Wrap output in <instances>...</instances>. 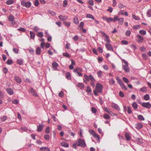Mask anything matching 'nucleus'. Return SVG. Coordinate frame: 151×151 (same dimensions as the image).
Wrapping results in <instances>:
<instances>
[{"label": "nucleus", "instance_id": "1", "mask_svg": "<svg viewBox=\"0 0 151 151\" xmlns=\"http://www.w3.org/2000/svg\"><path fill=\"white\" fill-rule=\"evenodd\" d=\"M76 144L77 145L83 147H85L86 146V144L84 140L83 139H79L76 141Z\"/></svg>", "mask_w": 151, "mask_h": 151}, {"label": "nucleus", "instance_id": "2", "mask_svg": "<svg viewBox=\"0 0 151 151\" xmlns=\"http://www.w3.org/2000/svg\"><path fill=\"white\" fill-rule=\"evenodd\" d=\"M122 61L124 63V64L122 65V69L126 72H128L129 71V69L128 66L127 62L125 60L123 59Z\"/></svg>", "mask_w": 151, "mask_h": 151}, {"label": "nucleus", "instance_id": "3", "mask_svg": "<svg viewBox=\"0 0 151 151\" xmlns=\"http://www.w3.org/2000/svg\"><path fill=\"white\" fill-rule=\"evenodd\" d=\"M103 86L100 83H97L96 86V90L97 92L101 93L102 92Z\"/></svg>", "mask_w": 151, "mask_h": 151}, {"label": "nucleus", "instance_id": "4", "mask_svg": "<svg viewBox=\"0 0 151 151\" xmlns=\"http://www.w3.org/2000/svg\"><path fill=\"white\" fill-rule=\"evenodd\" d=\"M89 132L94 137L97 138L98 140H99L100 137L99 135L96 134L94 131L93 130L90 129L89 131Z\"/></svg>", "mask_w": 151, "mask_h": 151}, {"label": "nucleus", "instance_id": "5", "mask_svg": "<svg viewBox=\"0 0 151 151\" xmlns=\"http://www.w3.org/2000/svg\"><path fill=\"white\" fill-rule=\"evenodd\" d=\"M21 3L22 5L25 6L27 8L29 7L31 5V4L30 2H25L22 1L21 2Z\"/></svg>", "mask_w": 151, "mask_h": 151}, {"label": "nucleus", "instance_id": "6", "mask_svg": "<svg viewBox=\"0 0 151 151\" xmlns=\"http://www.w3.org/2000/svg\"><path fill=\"white\" fill-rule=\"evenodd\" d=\"M137 37L138 38L137 40V42L139 43H142L144 40L143 37L139 34L137 35Z\"/></svg>", "mask_w": 151, "mask_h": 151}, {"label": "nucleus", "instance_id": "7", "mask_svg": "<svg viewBox=\"0 0 151 151\" xmlns=\"http://www.w3.org/2000/svg\"><path fill=\"white\" fill-rule=\"evenodd\" d=\"M90 83L91 85L93 87H94L95 86L96 80L92 76L91 78L90 79Z\"/></svg>", "mask_w": 151, "mask_h": 151}, {"label": "nucleus", "instance_id": "8", "mask_svg": "<svg viewBox=\"0 0 151 151\" xmlns=\"http://www.w3.org/2000/svg\"><path fill=\"white\" fill-rule=\"evenodd\" d=\"M142 106L148 109H150L151 107V104L149 102L143 103L142 104Z\"/></svg>", "mask_w": 151, "mask_h": 151}, {"label": "nucleus", "instance_id": "9", "mask_svg": "<svg viewBox=\"0 0 151 151\" xmlns=\"http://www.w3.org/2000/svg\"><path fill=\"white\" fill-rule=\"evenodd\" d=\"M106 47L108 50L114 51L113 49L111 44L107 43L106 44Z\"/></svg>", "mask_w": 151, "mask_h": 151}, {"label": "nucleus", "instance_id": "10", "mask_svg": "<svg viewBox=\"0 0 151 151\" xmlns=\"http://www.w3.org/2000/svg\"><path fill=\"white\" fill-rule=\"evenodd\" d=\"M44 127V124H40L39 125L37 126V131L38 132H41L43 130Z\"/></svg>", "mask_w": 151, "mask_h": 151}, {"label": "nucleus", "instance_id": "11", "mask_svg": "<svg viewBox=\"0 0 151 151\" xmlns=\"http://www.w3.org/2000/svg\"><path fill=\"white\" fill-rule=\"evenodd\" d=\"M29 92L33 94V95L36 96H38V94H37L35 90L32 88H31L29 89Z\"/></svg>", "mask_w": 151, "mask_h": 151}, {"label": "nucleus", "instance_id": "12", "mask_svg": "<svg viewBox=\"0 0 151 151\" xmlns=\"http://www.w3.org/2000/svg\"><path fill=\"white\" fill-rule=\"evenodd\" d=\"M58 65V64L55 62H53L52 63L53 68L55 70H57V68Z\"/></svg>", "mask_w": 151, "mask_h": 151}, {"label": "nucleus", "instance_id": "13", "mask_svg": "<svg viewBox=\"0 0 151 151\" xmlns=\"http://www.w3.org/2000/svg\"><path fill=\"white\" fill-rule=\"evenodd\" d=\"M9 19L11 22L13 24H15V22L14 21V16L11 15H9Z\"/></svg>", "mask_w": 151, "mask_h": 151}, {"label": "nucleus", "instance_id": "14", "mask_svg": "<svg viewBox=\"0 0 151 151\" xmlns=\"http://www.w3.org/2000/svg\"><path fill=\"white\" fill-rule=\"evenodd\" d=\"M14 80L17 83H21L22 81L21 79L18 76H15L14 77Z\"/></svg>", "mask_w": 151, "mask_h": 151}, {"label": "nucleus", "instance_id": "15", "mask_svg": "<svg viewBox=\"0 0 151 151\" xmlns=\"http://www.w3.org/2000/svg\"><path fill=\"white\" fill-rule=\"evenodd\" d=\"M112 108H114L116 110H119L120 109L119 106L115 103H112L111 105Z\"/></svg>", "mask_w": 151, "mask_h": 151}, {"label": "nucleus", "instance_id": "16", "mask_svg": "<svg viewBox=\"0 0 151 151\" xmlns=\"http://www.w3.org/2000/svg\"><path fill=\"white\" fill-rule=\"evenodd\" d=\"M91 75H89L88 76L86 74H85L84 75V77L85 78L86 81L88 82L90 81V79L91 78Z\"/></svg>", "mask_w": 151, "mask_h": 151}, {"label": "nucleus", "instance_id": "17", "mask_svg": "<svg viewBox=\"0 0 151 151\" xmlns=\"http://www.w3.org/2000/svg\"><path fill=\"white\" fill-rule=\"evenodd\" d=\"M40 151H50V149L47 147H42L40 148Z\"/></svg>", "mask_w": 151, "mask_h": 151}, {"label": "nucleus", "instance_id": "18", "mask_svg": "<svg viewBox=\"0 0 151 151\" xmlns=\"http://www.w3.org/2000/svg\"><path fill=\"white\" fill-rule=\"evenodd\" d=\"M59 18L62 21H64L66 20L68 18V17L66 16H63L60 15L59 16Z\"/></svg>", "mask_w": 151, "mask_h": 151}, {"label": "nucleus", "instance_id": "19", "mask_svg": "<svg viewBox=\"0 0 151 151\" xmlns=\"http://www.w3.org/2000/svg\"><path fill=\"white\" fill-rule=\"evenodd\" d=\"M8 93L10 95H12L14 93V92L13 90L11 88H8L6 89Z\"/></svg>", "mask_w": 151, "mask_h": 151}, {"label": "nucleus", "instance_id": "20", "mask_svg": "<svg viewBox=\"0 0 151 151\" xmlns=\"http://www.w3.org/2000/svg\"><path fill=\"white\" fill-rule=\"evenodd\" d=\"M61 145L62 146L65 147H69V145L68 144L65 142H63L61 143Z\"/></svg>", "mask_w": 151, "mask_h": 151}, {"label": "nucleus", "instance_id": "21", "mask_svg": "<svg viewBox=\"0 0 151 151\" xmlns=\"http://www.w3.org/2000/svg\"><path fill=\"white\" fill-rule=\"evenodd\" d=\"M73 71L74 72L77 73L78 72H82V70L79 67H77Z\"/></svg>", "mask_w": 151, "mask_h": 151}, {"label": "nucleus", "instance_id": "22", "mask_svg": "<svg viewBox=\"0 0 151 151\" xmlns=\"http://www.w3.org/2000/svg\"><path fill=\"white\" fill-rule=\"evenodd\" d=\"M125 137L126 138V140L129 141L131 139V137L130 136L129 134L127 133L126 132L125 134Z\"/></svg>", "mask_w": 151, "mask_h": 151}, {"label": "nucleus", "instance_id": "23", "mask_svg": "<svg viewBox=\"0 0 151 151\" xmlns=\"http://www.w3.org/2000/svg\"><path fill=\"white\" fill-rule=\"evenodd\" d=\"M136 126L137 129H139L142 127V125L140 123H138L137 124Z\"/></svg>", "mask_w": 151, "mask_h": 151}, {"label": "nucleus", "instance_id": "24", "mask_svg": "<svg viewBox=\"0 0 151 151\" xmlns=\"http://www.w3.org/2000/svg\"><path fill=\"white\" fill-rule=\"evenodd\" d=\"M30 35L31 39H34L35 36V33L34 32L31 31L30 32Z\"/></svg>", "mask_w": 151, "mask_h": 151}, {"label": "nucleus", "instance_id": "25", "mask_svg": "<svg viewBox=\"0 0 151 151\" xmlns=\"http://www.w3.org/2000/svg\"><path fill=\"white\" fill-rule=\"evenodd\" d=\"M78 86L80 88V89L83 88L85 87L84 84L82 83H78Z\"/></svg>", "mask_w": 151, "mask_h": 151}, {"label": "nucleus", "instance_id": "26", "mask_svg": "<svg viewBox=\"0 0 151 151\" xmlns=\"http://www.w3.org/2000/svg\"><path fill=\"white\" fill-rule=\"evenodd\" d=\"M105 37V38L104 39V41L107 43H110V41L109 39V37L107 35Z\"/></svg>", "mask_w": 151, "mask_h": 151}, {"label": "nucleus", "instance_id": "27", "mask_svg": "<svg viewBox=\"0 0 151 151\" xmlns=\"http://www.w3.org/2000/svg\"><path fill=\"white\" fill-rule=\"evenodd\" d=\"M66 77L68 80H70L71 79V77L70 73L69 72H67L66 73Z\"/></svg>", "mask_w": 151, "mask_h": 151}, {"label": "nucleus", "instance_id": "28", "mask_svg": "<svg viewBox=\"0 0 151 151\" xmlns=\"http://www.w3.org/2000/svg\"><path fill=\"white\" fill-rule=\"evenodd\" d=\"M14 2L13 0H8L6 1V4L8 5L13 4Z\"/></svg>", "mask_w": 151, "mask_h": 151}, {"label": "nucleus", "instance_id": "29", "mask_svg": "<svg viewBox=\"0 0 151 151\" xmlns=\"http://www.w3.org/2000/svg\"><path fill=\"white\" fill-rule=\"evenodd\" d=\"M118 21L119 24L122 25L123 24L124 19L122 18H119L118 20Z\"/></svg>", "mask_w": 151, "mask_h": 151}, {"label": "nucleus", "instance_id": "30", "mask_svg": "<svg viewBox=\"0 0 151 151\" xmlns=\"http://www.w3.org/2000/svg\"><path fill=\"white\" fill-rule=\"evenodd\" d=\"M63 23L65 26L68 27H69L70 24V22H64Z\"/></svg>", "mask_w": 151, "mask_h": 151}, {"label": "nucleus", "instance_id": "31", "mask_svg": "<svg viewBox=\"0 0 151 151\" xmlns=\"http://www.w3.org/2000/svg\"><path fill=\"white\" fill-rule=\"evenodd\" d=\"M139 32V34L143 35H145L146 33V31L143 30H140Z\"/></svg>", "mask_w": 151, "mask_h": 151}, {"label": "nucleus", "instance_id": "32", "mask_svg": "<svg viewBox=\"0 0 151 151\" xmlns=\"http://www.w3.org/2000/svg\"><path fill=\"white\" fill-rule=\"evenodd\" d=\"M147 16L148 17H151V9H149L147 13Z\"/></svg>", "mask_w": 151, "mask_h": 151}, {"label": "nucleus", "instance_id": "33", "mask_svg": "<svg viewBox=\"0 0 151 151\" xmlns=\"http://www.w3.org/2000/svg\"><path fill=\"white\" fill-rule=\"evenodd\" d=\"M36 53L37 55H40L41 53V49L39 47L37 48L36 50Z\"/></svg>", "mask_w": 151, "mask_h": 151}, {"label": "nucleus", "instance_id": "34", "mask_svg": "<svg viewBox=\"0 0 151 151\" xmlns=\"http://www.w3.org/2000/svg\"><path fill=\"white\" fill-rule=\"evenodd\" d=\"M150 96L148 94L145 95L144 97V99L145 100H148L150 99Z\"/></svg>", "mask_w": 151, "mask_h": 151}, {"label": "nucleus", "instance_id": "35", "mask_svg": "<svg viewBox=\"0 0 151 151\" xmlns=\"http://www.w3.org/2000/svg\"><path fill=\"white\" fill-rule=\"evenodd\" d=\"M23 63V60L22 59H18L17 60V63L19 65H22Z\"/></svg>", "mask_w": 151, "mask_h": 151}, {"label": "nucleus", "instance_id": "36", "mask_svg": "<svg viewBox=\"0 0 151 151\" xmlns=\"http://www.w3.org/2000/svg\"><path fill=\"white\" fill-rule=\"evenodd\" d=\"M104 109L105 111H106V112L108 113L109 114H111L112 112L109 109H108V108L106 107H105L104 108Z\"/></svg>", "mask_w": 151, "mask_h": 151}, {"label": "nucleus", "instance_id": "37", "mask_svg": "<svg viewBox=\"0 0 151 151\" xmlns=\"http://www.w3.org/2000/svg\"><path fill=\"white\" fill-rule=\"evenodd\" d=\"M102 72L100 70L97 72V74L98 77L99 78L101 77L102 76Z\"/></svg>", "mask_w": 151, "mask_h": 151}, {"label": "nucleus", "instance_id": "38", "mask_svg": "<svg viewBox=\"0 0 151 151\" xmlns=\"http://www.w3.org/2000/svg\"><path fill=\"white\" fill-rule=\"evenodd\" d=\"M138 119L140 120L143 121L145 120L143 116L141 115H139L138 116Z\"/></svg>", "mask_w": 151, "mask_h": 151}, {"label": "nucleus", "instance_id": "39", "mask_svg": "<svg viewBox=\"0 0 151 151\" xmlns=\"http://www.w3.org/2000/svg\"><path fill=\"white\" fill-rule=\"evenodd\" d=\"M132 106L134 109H136L138 107L137 104L136 102H134L132 104Z\"/></svg>", "mask_w": 151, "mask_h": 151}, {"label": "nucleus", "instance_id": "40", "mask_svg": "<svg viewBox=\"0 0 151 151\" xmlns=\"http://www.w3.org/2000/svg\"><path fill=\"white\" fill-rule=\"evenodd\" d=\"M132 17L133 18L136 20H138L140 19V18L138 16H135L134 14H132Z\"/></svg>", "mask_w": 151, "mask_h": 151}, {"label": "nucleus", "instance_id": "41", "mask_svg": "<svg viewBox=\"0 0 151 151\" xmlns=\"http://www.w3.org/2000/svg\"><path fill=\"white\" fill-rule=\"evenodd\" d=\"M116 79L118 81V83L119 84L120 86L122 85V84L123 83L122 81V80L120 79L119 78L117 77L116 78Z\"/></svg>", "mask_w": 151, "mask_h": 151}, {"label": "nucleus", "instance_id": "42", "mask_svg": "<svg viewBox=\"0 0 151 151\" xmlns=\"http://www.w3.org/2000/svg\"><path fill=\"white\" fill-rule=\"evenodd\" d=\"M45 139L47 141H48L50 139V136L48 134H45L44 137Z\"/></svg>", "mask_w": 151, "mask_h": 151}, {"label": "nucleus", "instance_id": "43", "mask_svg": "<svg viewBox=\"0 0 151 151\" xmlns=\"http://www.w3.org/2000/svg\"><path fill=\"white\" fill-rule=\"evenodd\" d=\"M131 34V32L130 30H127L125 32V35L127 36H129Z\"/></svg>", "mask_w": 151, "mask_h": 151}, {"label": "nucleus", "instance_id": "44", "mask_svg": "<svg viewBox=\"0 0 151 151\" xmlns=\"http://www.w3.org/2000/svg\"><path fill=\"white\" fill-rule=\"evenodd\" d=\"M103 117L106 119H109L110 118V116L106 114L104 115Z\"/></svg>", "mask_w": 151, "mask_h": 151}, {"label": "nucleus", "instance_id": "45", "mask_svg": "<svg viewBox=\"0 0 151 151\" xmlns=\"http://www.w3.org/2000/svg\"><path fill=\"white\" fill-rule=\"evenodd\" d=\"M68 5V1L67 0H64L63 1V6L66 7Z\"/></svg>", "mask_w": 151, "mask_h": 151}, {"label": "nucleus", "instance_id": "46", "mask_svg": "<svg viewBox=\"0 0 151 151\" xmlns=\"http://www.w3.org/2000/svg\"><path fill=\"white\" fill-rule=\"evenodd\" d=\"M137 143L139 145L142 144V139L140 138H137L136 140Z\"/></svg>", "mask_w": 151, "mask_h": 151}, {"label": "nucleus", "instance_id": "47", "mask_svg": "<svg viewBox=\"0 0 151 151\" xmlns=\"http://www.w3.org/2000/svg\"><path fill=\"white\" fill-rule=\"evenodd\" d=\"M115 81L113 78H111L109 81V83L110 84H114Z\"/></svg>", "mask_w": 151, "mask_h": 151}, {"label": "nucleus", "instance_id": "48", "mask_svg": "<svg viewBox=\"0 0 151 151\" xmlns=\"http://www.w3.org/2000/svg\"><path fill=\"white\" fill-rule=\"evenodd\" d=\"M122 79L126 83H128L129 82V81L127 79V78L125 77H123L122 78Z\"/></svg>", "mask_w": 151, "mask_h": 151}, {"label": "nucleus", "instance_id": "49", "mask_svg": "<svg viewBox=\"0 0 151 151\" xmlns=\"http://www.w3.org/2000/svg\"><path fill=\"white\" fill-rule=\"evenodd\" d=\"M87 17L94 19L93 15L91 14H87L86 15Z\"/></svg>", "mask_w": 151, "mask_h": 151}, {"label": "nucleus", "instance_id": "50", "mask_svg": "<svg viewBox=\"0 0 151 151\" xmlns=\"http://www.w3.org/2000/svg\"><path fill=\"white\" fill-rule=\"evenodd\" d=\"M142 56L143 58L145 60H147V56L145 53H144L142 54Z\"/></svg>", "mask_w": 151, "mask_h": 151}, {"label": "nucleus", "instance_id": "51", "mask_svg": "<svg viewBox=\"0 0 151 151\" xmlns=\"http://www.w3.org/2000/svg\"><path fill=\"white\" fill-rule=\"evenodd\" d=\"M74 22L76 24H77L78 23V20L77 17H76L74 18Z\"/></svg>", "mask_w": 151, "mask_h": 151}, {"label": "nucleus", "instance_id": "52", "mask_svg": "<svg viewBox=\"0 0 151 151\" xmlns=\"http://www.w3.org/2000/svg\"><path fill=\"white\" fill-rule=\"evenodd\" d=\"M37 35L38 37H42L43 36V34L42 32H38Z\"/></svg>", "mask_w": 151, "mask_h": 151}, {"label": "nucleus", "instance_id": "53", "mask_svg": "<svg viewBox=\"0 0 151 151\" xmlns=\"http://www.w3.org/2000/svg\"><path fill=\"white\" fill-rule=\"evenodd\" d=\"M121 86L122 88H124L126 90H127V88L126 86L123 83L120 85Z\"/></svg>", "mask_w": 151, "mask_h": 151}, {"label": "nucleus", "instance_id": "54", "mask_svg": "<svg viewBox=\"0 0 151 151\" xmlns=\"http://www.w3.org/2000/svg\"><path fill=\"white\" fill-rule=\"evenodd\" d=\"M121 43L122 44L127 45L128 44V42L125 40H122L121 41Z\"/></svg>", "mask_w": 151, "mask_h": 151}, {"label": "nucleus", "instance_id": "55", "mask_svg": "<svg viewBox=\"0 0 151 151\" xmlns=\"http://www.w3.org/2000/svg\"><path fill=\"white\" fill-rule=\"evenodd\" d=\"M91 110L92 112L93 113H96V110L94 107L91 108Z\"/></svg>", "mask_w": 151, "mask_h": 151}, {"label": "nucleus", "instance_id": "56", "mask_svg": "<svg viewBox=\"0 0 151 151\" xmlns=\"http://www.w3.org/2000/svg\"><path fill=\"white\" fill-rule=\"evenodd\" d=\"M63 55L66 57H70V55L67 52H64L63 53Z\"/></svg>", "mask_w": 151, "mask_h": 151}, {"label": "nucleus", "instance_id": "57", "mask_svg": "<svg viewBox=\"0 0 151 151\" xmlns=\"http://www.w3.org/2000/svg\"><path fill=\"white\" fill-rule=\"evenodd\" d=\"M84 23L83 22H81L79 26L80 28L81 29H83V27Z\"/></svg>", "mask_w": 151, "mask_h": 151}, {"label": "nucleus", "instance_id": "58", "mask_svg": "<svg viewBox=\"0 0 151 151\" xmlns=\"http://www.w3.org/2000/svg\"><path fill=\"white\" fill-rule=\"evenodd\" d=\"M86 91L87 92H91L92 90L90 87L88 86L86 87Z\"/></svg>", "mask_w": 151, "mask_h": 151}, {"label": "nucleus", "instance_id": "59", "mask_svg": "<svg viewBox=\"0 0 151 151\" xmlns=\"http://www.w3.org/2000/svg\"><path fill=\"white\" fill-rule=\"evenodd\" d=\"M127 112L129 114H130L132 113V111H131V108L130 107L128 106L127 107Z\"/></svg>", "mask_w": 151, "mask_h": 151}, {"label": "nucleus", "instance_id": "60", "mask_svg": "<svg viewBox=\"0 0 151 151\" xmlns=\"http://www.w3.org/2000/svg\"><path fill=\"white\" fill-rule=\"evenodd\" d=\"M12 103L15 104H17L19 103V101L17 99H14L12 101Z\"/></svg>", "mask_w": 151, "mask_h": 151}, {"label": "nucleus", "instance_id": "61", "mask_svg": "<svg viewBox=\"0 0 151 151\" xmlns=\"http://www.w3.org/2000/svg\"><path fill=\"white\" fill-rule=\"evenodd\" d=\"M118 17L117 16H115L114 19H113V21L115 22L116 21H118Z\"/></svg>", "mask_w": 151, "mask_h": 151}, {"label": "nucleus", "instance_id": "62", "mask_svg": "<svg viewBox=\"0 0 151 151\" xmlns=\"http://www.w3.org/2000/svg\"><path fill=\"white\" fill-rule=\"evenodd\" d=\"M139 50L142 52H145V51L146 49L144 47H140Z\"/></svg>", "mask_w": 151, "mask_h": 151}, {"label": "nucleus", "instance_id": "63", "mask_svg": "<svg viewBox=\"0 0 151 151\" xmlns=\"http://www.w3.org/2000/svg\"><path fill=\"white\" fill-rule=\"evenodd\" d=\"M140 27V25H134L133 27V29H137Z\"/></svg>", "mask_w": 151, "mask_h": 151}, {"label": "nucleus", "instance_id": "64", "mask_svg": "<svg viewBox=\"0 0 151 151\" xmlns=\"http://www.w3.org/2000/svg\"><path fill=\"white\" fill-rule=\"evenodd\" d=\"M125 7L124 5L121 3L118 5V7L120 9L124 8Z\"/></svg>", "mask_w": 151, "mask_h": 151}]
</instances>
